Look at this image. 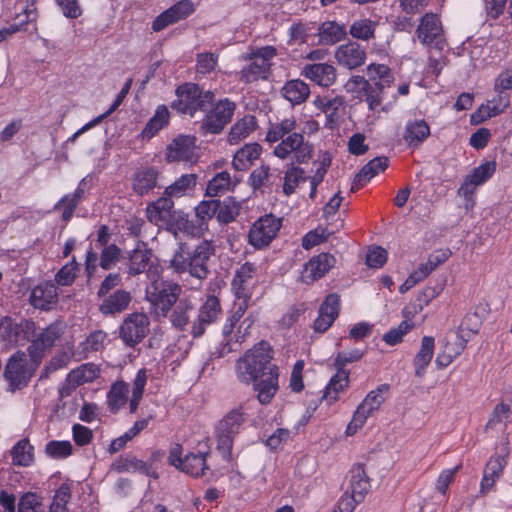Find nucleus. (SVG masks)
<instances>
[{
	"label": "nucleus",
	"mask_w": 512,
	"mask_h": 512,
	"mask_svg": "<svg viewBox=\"0 0 512 512\" xmlns=\"http://www.w3.org/2000/svg\"><path fill=\"white\" fill-rule=\"evenodd\" d=\"M272 359L270 344L261 341L247 350L235 365L238 380L245 384L253 383L262 405L271 403L279 390V371Z\"/></svg>",
	"instance_id": "f257e3e1"
},
{
	"label": "nucleus",
	"mask_w": 512,
	"mask_h": 512,
	"mask_svg": "<svg viewBox=\"0 0 512 512\" xmlns=\"http://www.w3.org/2000/svg\"><path fill=\"white\" fill-rule=\"evenodd\" d=\"M297 122L294 117L286 118L270 125L266 133V141L275 143L273 154L280 159H287L293 154L297 163L308 162L313 154L312 145L305 141L302 133L296 131Z\"/></svg>",
	"instance_id": "f03ea898"
},
{
	"label": "nucleus",
	"mask_w": 512,
	"mask_h": 512,
	"mask_svg": "<svg viewBox=\"0 0 512 512\" xmlns=\"http://www.w3.org/2000/svg\"><path fill=\"white\" fill-rule=\"evenodd\" d=\"M215 253L216 246L211 240H201L193 248L185 242H179L170 260V267L177 274L188 273L203 282L211 274L210 262Z\"/></svg>",
	"instance_id": "7ed1b4c3"
},
{
	"label": "nucleus",
	"mask_w": 512,
	"mask_h": 512,
	"mask_svg": "<svg viewBox=\"0 0 512 512\" xmlns=\"http://www.w3.org/2000/svg\"><path fill=\"white\" fill-rule=\"evenodd\" d=\"M182 288L169 281H153L146 288V299L150 303V312L156 317H167L169 311L179 300Z\"/></svg>",
	"instance_id": "20e7f679"
},
{
	"label": "nucleus",
	"mask_w": 512,
	"mask_h": 512,
	"mask_svg": "<svg viewBox=\"0 0 512 512\" xmlns=\"http://www.w3.org/2000/svg\"><path fill=\"white\" fill-rule=\"evenodd\" d=\"M177 100L172 104V108L182 114H188L191 117L197 111H206L214 100V94L210 91H203L197 84L186 83L176 90Z\"/></svg>",
	"instance_id": "39448f33"
},
{
	"label": "nucleus",
	"mask_w": 512,
	"mask_h": 512,
	"mask_svg": "<svg viewBox=\"0 0 512 512\" xmlns=\"http://www.w3.org/2000/svg\"><path fill=\"white\" fill-rule=\"evenodd\" d=\"M245 416L243 407L238 406L229 411L215 427L216 448L226 460L231 457L234 437L239 433L241 425L245 422Z\"/></svg>",
	"instance_id": "423d86ee"
},
{
	"label": "nucleus",
	"mask_w": 512,
	"mask_h": 512,
	"mask_svg": "<svg viewBox=\"0 0 512 512\" xmlns=\"http://www.w3.org/2000/svg\"><path fill=\"white\" fill-rule=\"evenodd\" d=\"M389 389L390 386L388 384H381L366 395L363 401L358 405L346 428V434L348 436L354 435L358 429L362 428L368 417L381 407L386 400Z\"/></svg>",
	"instance_id": "0eeeda50"
},
{
	"label": "nucleus",
	"mask_w": 512,
	"mask_h": 512,
	"mask_svg": "<svg viewBox=\"0 0 512 512\" xmlns=\"http://www.w3.org/2000/svg\"><path fill=\"white\" fill-rule=\"evenodd\" d=\"M35 370L36 365L25 353L18 352L11 356L4 369L8 389L14 392L27 386Z\"/></svg>",
	"instance_id": "6e6552de"
},
{
	"label": "nucleus",
	"mask_w": 512,
	"mask_h": 512,
	"mask_svg": "<svg viewBox=\"0 0 512 512\" xmlns=\"http://www.w3.org/2000/svg\"><path fill=\"white\" fill-rule=\"evenodd\" d=\"M276 49L265 46L253 52L248 58V63L240 72V80L245 83H253L260 79H266L270 73L271 60L276 56Z\"/></svg>",
	"instance_id": "1a4fd4ad"
},
{
	"label": "nucleus",
	"mask_w": 512,
	"mask_h": 512,
	"mask_svg": "<svg viewBox=\"0 0 512 512\" xmlns=\"http://www.w3.org/2000/svg\"><path fill=\"white\" fill-rule=\"evenodd\" d=\"M282 226L281 219L272 214L260 217L253 223L248 233L249 244L256 249L267 247L277 236Z\"/></svg>",
	"instance_id": "9d476101"
},
{
	"label": "nucleus",
	"mask_w": 512,
	"mask_h": 512,
	"mask_svg": "<svg viewBox=\"0 0 512 512\" xmlns=\"http://www.w3.org/2000/svg\"><path fill=\"white\" fill-rule=\"evenodd\" d=\"M416 35L423 45L439 50L443 49L446 43L442 22L435 13H426L420 19Z\"/></svg>",
	"instance_id": "9b49d317"
},
{
	"label": "nucleus",
	"mask_w": 512,
	"mask_h": 512,
	"mask_svg": "<svg viewBox=\"0 0 512 512\" xmlns=\"http://www.w3.org/2000/svg\"><path fill=\"white\" fill-rule=\"evenodd\" d=\"M149 319L146 314L134 312L123 320L120 326V338L129 347H135L149 333Z\"/></svg>",
	"instance_id": "f8f14e48"
},
{
	"label": "nucleus",
	"mask_w": 512,
	"mask_h": 512,
	"mask_svg": "<svg viewBox=\"0 0 512 512\" xmlns=\"http://www.w3.org/2000/svg\"><path fill=\"white\" fill-rule=\"evenodd\" d=\"M255 272L254 265L245 263L239 267L233 277L231 286L236 297L242 300L238 304L237 313L239 316L245 312L247 308V301L251 296V287L253 282V275Z\"/></svg>",
	"instance_id": "ddd939ff"
},
{
	"label": "nucleus",
	"mask_w": 512,
	"mask_h": 512,
	"mask_svg": "<svg viewBox=\"0 0 512 512\" xmlns=\"http://www.w3.org/2000/svg\"><path fill=\"white\" fill-rule=\"evenodd\" d=\"M235 103L228 100H220L206 115L202 127L207 132L217 134L230 122L235 110Z\"/></svg>",
	"instance_id": "4468645a"
},
{
	"label": "nucleus",
	"mask_w": 512,
	"mask_h": 512,
	"mask_svg": "<svg viewBox=\"0 0 512 512\" xmlns=\"http://www.w3.org/2000/svg\"><path fill=\"white\" fill-rule=\"evenodd\" d=\"M194 11L195 5L191 0H180L155 18L152 29L159 32L171 24L186 19Z\"/></svg>",
	"instance_id": "2eb2a0df"
},
{
	"label": "nucleus",
	"mask_w": 512,
	"mask_h": 512,
	"mask_svg": "<svg viewBox=\"0 0 512 512\" xmlns=\"http://www.w3.org/2000/svg\"><path fill=\"white\" fill-rule=\"evenodd\" d=\"M314 106L326 117V126L330 129L339 125L345 113V99L343 96H317L313 100Z\"/></svg>",
	"instance_id": "dca6fc26"
},
{
	"label": "nucleus",
	"mask_w": 512,
	"mask_h": 512,
	"mask_svg": "<svg viewBox=\"0 0 512 512\" xmlns=\"http://www.w3.org/2000/svg\"><path fill=\"white\" fill-rule=\"evenodd\" d=\"M334 56L341 67L353 70L365 63L367 54L358 42L348 41L336 48Z\"/></svg>",
	"instance_id": "f3484780"
},
{
	"label": "nucleus",
	"mask_w": 512,
	"mask_h": 512,
	"mask_svg": "<svg viewBox=\"0 0 512 512\" xmlns=\"http://www.w3.org/2000/svg\"><path fill=\"white\" fill-rule=\"evenodd\" d=\"M509 451L506 450L503 455H493L489 458L483 470V477L480 483L479 493L484 496L489 493L497 480H499L503 474V471L507 465V458Z\"/></svg>",
	"instance_id": "a211bd4d"
},
{
	"label": "nucleus",
	"mask_w": 512,
	"mask_h": 512,
	"mask_svg": "<svg viewBox=\"0 0 512 512\" xmlns=\"http://www.w3.org/2000/svg\"><path fill=\"white\" fill-rule=\"evenodd\" d=\"M495 170L496 164L493 161H487L474 168L472 172L465 177L464 182L459 188V194H461L465 199L471 200L475 188L490 179Z\"/></svg>",
	"instance_id": "6ab92c4d"
},
{
	"label": "nucleus",
	"mask_w": 512,
	"mask_h": 512,
	"mask_svg": "<svg viewBox=\"0 0 512 512\" xmlns=\"http://www.w3.org/2000/svg\"><path fill=\"white\" fill-rule=\"evenodd\" d=\"M221 313L219 300L211 295L205 303L200 307L197 319L191 326V334L194 338L200 337L204 334L207 325H210Z\"/></svg>",
	"instance_id": "aec40b11"
},
{
	"label": "nucleus",
	"mask_w": 512,
	"mask_h": 512,
	"mask_svg": "<svg viewBox=\"0 0 512 512\" xmlns=\"http://www.w3.org/2000/svg\"><path fill=\"white\" fill-rule=\"evenodd\" d=\"M333 255L321 253L312 257L304 266L301 279L304 283L313 282L323 277L335 264Z\"/></svg>",
	"instance_id": "412c9836"
},
{
	"label": "nucleus",
	"mask_w": 512,
	"mask_h": 512,
	"mask_svg": "<svg viewBox=\"0 0 512 512\" xmlns=\"http://www.w3.org/2000/svg\"><path fill=\"white\" fill-rule=\"evenodd\" d=\"M301 75L321 87H330L336 81L337 70L328 63H314L305 65Z\"/></svg>",
	"instance_id": "4be33fe9"
},
{
	"label": "nucleus",
	"mask_w": 512,
	"mask_h": 512,
	"mask_svg": "<svg viewBox=\"0 0 512 512\" xmlns=\"http://www.w3.org/2000/svg\"><path fill=\"white\" fill-rule=\"evenodd\" d=\"M174 211L173 200L163 194L162 197L147 205L146 216L150 223L158 227H166Z\"/></svg>",
	"instance_id": "5701e85b"
},
{
	"label": "nucleus",
	"mask_w": 512,
	"mask_h": 512,
	"mask_svg": "<svg viewBox=\"0 0 512 512\" xmlns=\"http://www.w3.org/2000/svg\"><path fill=\"white\" fill-rule=\"evenodd\" d=\"M340 299L337 294H329L319 309V315L314 321L317 332H325L333 324L339 314Z\"/></svg>",
	"instance_id": "b1692460"
},
{
	"label": "nucleus",
	"mask_w": 512,
	"mask_h": 512,
	"mask_svg": "<svg viewBox=\"0 0 512 512\" xmlns=\"http://www.w3.org/2000/svg\"><path fill=\"white\" fill-rule=\"evenodd\" d=\"M29 301L37 309L49 310L58 301V288L52 282H44L31 291Z\"/></svg>",
	"instance_id": "393cba45"
},
{
	"label": "nucleus",
	"mask_w": 512,
	"mask_h": 512,
	"mask_svg": "<svg viewBox=\"0 0 512 512\" xmlns=\"http://www.w3.org/2000/svg\"><path fill=\"white\" fill-rule=\"evenodd\" d=\"M195 138L192 136H178L167 147L166 160L190 161L195 155Z\"/></svg>",
	"instance_id": "a878e982"
},
{
	"label": "nucleus",
	"mask_w": 512,
	"mask_h": 512,
	"mask_svg": "<svg viewBox=\"0 0 512 512\" xmlns=\"http://www.w3.org/2000/svg\"><path fill=\"white\" fill-rule=\"evenodd\" d=\"M111 470L117 473H141L157 479L158 474L153 466L133 456L120 457L111 465Z\"/></svg>",
	"instance_id": "bb28decb"
},
{
	"label": "nucleus",
	"mask_w": 512,
	"mask_h": 512,
	"mask_svg": "<svg viewBox=\"0 0 512 512\" xmlns=\"http://www.w3.org/2000/svg\"><path fill=\"white\" fill-rule=\"evenodd\" d=\"M99 306V310L103 315H114L126 310L132 300L130 292L124 289H117L116 291L105 295Z\"/></svg>",
	"instance_id": "cd10ccee"
},
{
	"label": "nucleus",
	"mask_w": 512,
	"mask_h": 512,
	"mask_svg": "<svg viewBox=\"0 0 512 512\" xmlns=\"http://www.w3.org/2000/svg\"><path fill=\"white\" fill-rule=\"evenodd\" d=\"M175 236L178 233H184L192 237L202 235V227L196 225L189 219L188 215L181 210H175L171 216L169 223L165 227Z\"/></svg>",
	"instance_id": "c85d7f7f"
},
{
	"label": "nucleus",
	"mask_w": 512,
	"mask_h": 512,
	"mask_svg": "<svg viewBox=\"0 0 512 512\" xmlns=\"http://www.w3.org/2000/svg\"><path fill=\"white\" fill-rule=\"evenodd\" d=\"M159 172L155 167H143L138 169L132 179L133 191L144 196L152 191L157 185Z\"/></svg>",
	"instance_id": "c756f323"
},
{
	"label": "nucleus",
	"mask_w": 512,
	"mask_h": 512,
	"mask_svg": "<svg viewBox=\"0 0 512 512\" xmlns=\"http://www.w3.org/2000/svg\"><path fill=\"white\" fill-rule=\"evenodd\" d=\"M388 158L387 157H376L369 161L363 168L359 171L358 174L354 177L351 191L355 192L361 187H363L371 178L377 175L380 172H383L388 167Z\"/></svg>",
	"instance_id": "7c9ffc66"
},
{
	"label": "nucleus",
	"mask_w": 512,
	"mask_h": 512,
	"mask_svg": "<svg viewBox=\"0 0 512 512\" xmlns=\"http://www.w3.org/2000/svg\"><path fill=\"white\" fill-rule=\"evenodd\" d=\"M370 481L362 465H355L349 471L347 491L363 501L369 492Z\"/></svg>",
	"instance_id": "2f4dec72"
},
{
	"label": "nucleus",
	"mask_w": 512,
	"mask_h": 512,
	"mask_svg": "<svg viewBox=\"0 0 512 512\" xmlns=\"http://www.w3.org/2000/svg\"><path fill=\"white\" fill-rule=\"evenodd\" d=\"M430 136V127L423 119L409 121L403 138L409 147H419Z\"/></svg>",
	"instance_id": "473e14b6"
},
{
	"label": "nucleus",
	"mask_w": 512,
	"mask_h": 512,
	"mask_svg": "<svg viewBox=\"0 0 512 512\" xmlns=\"http://www.w3.org/2000/svg\"><path fill=\"white\" fill-rule=\"evenodd\" d=\"M262 153L258 143H249L240 148L233 157L232 165L237 171L247 170Z\"/></svg>",
	"instance_id": "72a5a7b5"
},
{
	"label": "nucleus",
	"mask_w": 512,
	"mask_h": 512,
	"mask_svg": "<svg viewBox=\"0 0 512 512\" xmlns=\"http://www.w3.org/2000/svg\"><path fill=\"white\" fill-rule=\"evenodd\" d=\"M280 172L271 170L268 165H261L254 169L249 176V184L253 189L271 188L278 184Z\"/></svg>",
	"instance_id": "f704fd0d"
},
{
	"label": "nucleus",
	"mask_w": 512,
	"mask_h": 512,
	"mask_svg": "<svg viewBox=\"0 0 512 512\" xmlns=\"http://www.w3.org/2000/svg\"><path fill=\"white\" fill-rule=\"evenodd\" d=\"M310 93L309 85L300 79L287 81L281 89L282 96L292 105L302 104L307 100Z\"/></svg>",
	"instance_id": "c9c22d12"
},
{
	"label": "nucleus",
	"mask_w": 512,
	"mask_h": 512,
	"mask_svg": "<svg viewBox=\"0 0 512 512\" xmlns=\"http://www.w3.org/2000/svg\"><path fill=\"white\" fill-rule=\"evenodd\" d=\"M196 182V174H183L179 178H177L172 184L165 188L164 195L169 197L171 200H173L174 198L178 199L186 195H189L194 191Z\"/></svg>",
	"instance_id": "e433bc0d"
},
{
	"label": "nucleus",
	"mask_w": 512,
	"mask_h": 512,
	"mask_svg": "<svg viewBox=\"0 0 512 512\" xmlns=\"http://www.w3.org/2000/svg\"><path fill=\"white\" fill-rule=\"evenodd\" d=\"M84 179L79 183L78 187L75 189V191L71 194L64 195L55 205L54 210L55 211H61L62 212V220L64 222H68L76 207L82 200V197L84 195V188H83Z\"/></svg>",
	"instance_id": "4c0bfd02"
},
{
	"label": "nucleus",
	"mask_w": 512,
	"mask_h": 512,
	"mask_svg": "<svg viewBox=\"0 0 512 512\" xmlns=\"http://www.w3.org/2000/svg\"><path fill=\"white\" fill-rule=\"evenodd\" d=\"M171 314V324L180 330L188 326L190 317L194 311V304L189 298H180L175 304Z\"/></svg>",
	"instance_id": "58836bf2"
},
{
	"label": "nucleus",
	"mask_w": 512,
	"mask_h": 512,
	"mask_svg": "<svg viewBox=\"0 0 512 512\" xmlns=\"http://www.w3.org/2000/svg\"><path fill=\"white\" fill-rule=\"evenodd\" d=\"M378 22L370 18L354 20L349 27V35L359 41L369 42L375 39Z\"/></svg>",
	"instance_id": "ea45409f"
},
{
	"label": "nucleus",
	"mask_w": 512,
	"mask_h": 512,
	"mask_svg": "<svg viewBox=\"0 0 512 512\" xmlns=\"http://www.w3.org/2000/svg\"><path fill=\"white\" fill-rule=\"evenodd\" d=\"M257 121L254 116L247 115L236 121L228 134V142L231 145L238 144L240 141L249 137L256 129Z\"/></svg>",
	"instance_id": "a19ab883"
},
{
	"label": "nucleus",
	"mask_w": 512,
	"mask_h": 512,
	"mask_svg": "<svg viewBox=\"0 0 512 512\" xmlns=\"http://www.w3.org/2000/svg\"><path fill=\"white\" fill-rule=\"evenodd\" d=\"M435 348V340L431 336H424L421 341V347L414 358L415 373L417 376L424 375L426 367L432 360Z\"/></svg>",
	"instance_id": "79ce46f5"
},
{
	"label": "nucleus",
	"mask_w": 512,
	"mask_h": 512,
	"mask_svg": "<svg viewBox=\"0 0 512 512\" xmlns=\"http://www.w3.org/2000/svg\"><path fill=\"white\" fill-rule=\"evenodd\" d=\"M207 453H188L183 459L179 470L192 477H200L209 469L206 464Z\"/></svg>",
	"instance_id": "37998d69"
},
{
	"label": "nucleus",
	"mask_w": 512,
	"mask_h": 512,
	"mask_svg": "<svg viewBox=\"0 0 512 512\" xmlns=\"http://www.w3.org/2000/svg\"><path fill=\"white\" fill-rule=\"evenodd\" d=\"M151 257L150 250L137 247L129 254L127 273L135 276L145 272L151 266Z\"/></svg>",
	"instance_id": "c03bdc74"
},
{
	"label": "nucleus",
	"mask_w": 512,
	"mask_h": 512,
	"mask_svg": "<svg viewBox=\"0 0 512 512\" xmlns=\"http://www.w3.org/2000/svg\"><path fill=\"white\" fill-rule=\"evenodd\" d=\"M510 105V97L508 94L498 93L497 97L489 101L487 105H482L473 118L478 117L479 121L494 117L505 111Z\"/></svg>",
	"instance_id": "a18cd8bd"
},
{
	"label": "nucleus",
	"mask_w": 512,
	"mask_h": 512,
	"mask_svg": "<svg viewBox=\"0 0 512 512\" xmlns=\"http://www.w3.org/2000/svg\"><path fill=\"white\" fill-rule=\"evenodd\" d=\"M99 374L98 367L93 363H85L72 370L66 378L68 384L77 387L82 384L92 382Z\"/></svg>",
	"instance_id": "49530a36"
},
{
	"label": "nucleus",
	"mask_w": 512,
	"mask_h": 512,
	"mask_svg": "<svg viewBox=\"0 0 512 512\" xmlns=\"http://www.w3.org/2000/svg\"><path fill=\"white\" fill-rule=\"evenodd\" d=\"M348 386L349 371L346 369H339L329 381L323 397L328 401V403H332L338 399L339 393L347 389Z\"/></svg>",
	"instance_id": "de8ad7c7"
},
{
	"label": "nucleus",
	"mask_w": 512,
	"mask_h": 512,
	"mask_svg": "<svg viewBox=\"0 0 512 512\" xmlns=\"http://www.w3.org/2000/svg\"><path fill=\"white\" fill-rule=\"evenodd\" d=\"M346 34L345 27L335 21H326L319 28L320 42L325 45H333L343 40Z\"/></svg>",
	"instance_id": "09e8293b"
},
{
	"label": "nucleus",
	"mask_w": 512,
	"mask_h": 512,
	"mask_svg": "<svg viewBox=\"0 0 512 512\" xmlns=\"http://www.w3.org/2000/svg\"><path fill=\"white\" fill-rule=\"evenodd\" d=\"M12 463L16 466L27 467L34 460L33 446L28 439L18 441L10 451Z\"/></svg>",
	"instance_id": "8fccbe9b"
},
{
	"label": "nucleus",
	"mask_w": 512,
	"mask_h": 512,
	"mask_svg": "<svg viewBox=\"0 0 512 512\" xmlns=\"http://www.w3.org/2000/svg\"><path fill=\"white\" fill-rule=\"evenodd\" d=\"M169 111L166 106H158L153 117L148 121L144 129L142 130V137L151 139L154 137L163 127L168 124Z\"/></svg>",
	"instance_id": "3c124183"
},
{
	"label": "nucleus",
	"mask_w": 512,
	"mask_h": 512,
	"mask_svg": "<svg viewBox=\"0 0 512 512\" xmlns=\"http://www.w3.org/2000/svg\"><path fill=\"white\" fill-rule=\"evenodd\" d=\"M62 334V327L58 323L50 324L46 329L37 334L32 346L36 350H44L54 345L55 341Z\"/></svg>",
	"instance_id": "603ef678"
},
{
	"label": "nucleus",
	"mask_w": 512,
	"mask_h": 512,
	"mask_svg": "<svg viewBox=\"0 0 512 512\" xmlns=\"http://www.w3.org/2000/svg\"><path fill=\"white\" fill-rule=\"evenodd\" d=\"M233 187V182L230 174L227 171L217 173L209 182L206 188V195L210 197H217L230 191Z\"/></svg>",
	"instance_id": "864d4df0"
},
{
	"label": "nucleus",
	"mask_w": 512,
	"mask_h": 512,
	"mask_svg": "<svg viewBox=\"0 0 512 512\" xmlns=\"http://www.w3.org/2000/svg\"><path fill=\"white\" fill-rule=\"evenodd\" d=\"M128 386L123 381L115 382L108 394L107 402L111 412L116 413L123 407L127 401Z\"/></svg>",
	"instance_id": "5fc2aeb1"
},
{
	"label": "nucleus",
	"mask_w": 512,
	"mask_h": 512,
	"mask_svg": "<svg viewBox=\"0 0 512 512\" xmlns=\"http://www.w3.org/2000/svg\"><path fill=\"white\" fill-rule=\"evenodd\" d=\"M253 324L254 318H252L251 316H248L245 319H243V321H241V323L239 324L234 336L227 340V342L223 345L222 350L218 353L217 357H222L224 354L232 351L230 343L232 340L235 343L244 342L250 335Z\"/></svg>",
	"instance_id": "6e6d98bb"
},
{
	"label": "nucleus",
	"mask_w": 512,
	"mask_h": 512,
	"mask_svg": "<svg viewBox=\"0 0 512 512\" xmlns=\"http://www.w3.org/2000/svg\"><path fill=\"white\" fill-rule=\"evenodd\" d=\"M106 341L107 333L102 330H95L79 344V349L87 356L89 353L102 350L105 347Z\"/></svg>",
	"instance_id": "4d7b16f0"
},
{
	"label": "nucleus",
	"mask_w": 512,
	"mask_h": 512,
	"mask_svg": "<svg viewBox=\"0 0 512 512\" xmlns=\"http://www.w3.org/2000/svg\"><path fill=\"white\" fill-rule=\"evenodd\" d=\"M283 180V193L290 196L299 183L305 180V172L302 168L292 165L286 170Z\"/></svg>",
	"instance_id": "13d9d810"
},
{
	"label": "nucleus",
	"mask_w": 512,
	"mask_h": 512,
	"mask_svg": "<svg viewBox=\"0 0 512 512\" xmlns=\"http://www.w3.org/2000/svg\"><path fill=\"white\" fill-rule=\"evenodd\" d=\"M467 339L461 334L460 341L455 343L456 348L447 345L445 350L440 352L436 358V364L439 368H445L450 365L453 359L459 355L466 347Z\"/></svg>",
	"instance_id": "bf43d9fd"
},
{
	"label": "nucleus",
	"mask_w": 512,
	"mask_h": 512,
	"mask_svg": "<svg viewBox=\"0 0 512 512\" xmlns=\"http://www.w3.org/2000/svg\"><path fill=\"white\" fill-rule=\"evenodd\" d=\"M45 453L52 459H64L72 455L73 447L69 441H49L45 446Z\"/></svg>",
	"instance_id": "052dcab7"
},
{
	"label": "nucleus",
	"mask_w": 512,
	"mask_h": 512,
	"mask_svg": "<svg viewBox=\"0 0 512 512\" xmlns=\"http://www.w3.org/2000/svg\"><path fill=\"white\" fill-rule=\"evenodd\" d=\"M333 232L327 228L318 227L314 230L309 231L302 239V247L305 250H309L312 247L325 242Z\"/></svg>",
	"instance_id": "680f3d73"
},
{
	"label": "nucleus",
	"mask_w": 512,
	"mask_h": 512,
	"mask_svg": "<svg viewBox=\"0 0 512 512\" xmlns=\"http://www.w3.org/2000/svg\"><path fill=\"white\" fill-rule=\"evenodd\" d=\"M71 498V489L67 484H62L55 492L49 512H66L67 503Z\"/></svg>",
	"instance_id": "e2e57ef3"
},
{
	"label": "nucleus",
	"mask_w": 512,
	"mask_h": 512,
	"mask_svg": "<svg viewBox=\"0 0 512 512\" xmlns=\"http://www.w3.org/2000/svg\"><path fill=\"white\" fill-rule=\"evenodd\" d=\"M121 250L115 244L105 246L101 252L99 266L104 270H110L118 262Z\"/></svg>",
	"instance_id": "0e129e2a"
},
{
	"label": "nucleus",
	"mask_w": 512,
	"mask_h": 512,
	"mask_svg": "<svg viewBox=\"0 0 512 512\" xmlns=\"http://www.w3.org/2000/svg\"><path fill=\"white\" fill-rule=\"evenodd\" d=\"M220 207V200L212 199L200 202L195 208L198 219L202 222L212 219Z\"/></svg>",
	"instance_id": "69168bd1"
},
{
	"label": "nucleus",
	"mask_w": 512,
	"mask_h": 512,
	"mask_svg": "<svg viewBox=\"0 0 512 512\" xmlns=\"http://www.w3.org/2000/svg\"><path fill=\"white\" fill-rule=\"evenodd\" d=\"M367 72L371 79H379L383 84L389 86L393 81L391 70L387 65L372 63L367 66Z\"/></svg>",
	"instance_id": "338daca9"
},
{
	"label": "nucleus",
	"mask_w": 512,
	"mask_h": 512,
	"mask_svg": "<svg viewBox=\"0 0 512 512\" xmlns=\"http://www.w3.org/2000/svg\"><path fill=\"white\" fill-rule=\"evenodd\" d=\"M18 512H45L44 505L33 493L23 495L18 504Z\"/></svg>",
	"instance_id": "774afa93"
}]
</instances>
